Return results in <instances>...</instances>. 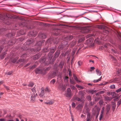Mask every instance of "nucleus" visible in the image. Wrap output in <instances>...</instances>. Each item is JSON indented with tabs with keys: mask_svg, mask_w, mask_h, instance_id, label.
<instances>
[{
	"mask_svg": "<svg viewBox=\"0 0 121 121\" xmlns=\"http://www.w3.org/2000/svg\"><path fill=\"white\" fill-rule=\"evenodd\" d=\"M33 42V41L32 39L30 40L27 41L26 42V43L28 45H30Z\"/></svg>",
	"mask_w": 121,
	"mask_h": 121,
	"instance_id": "4468645a",
	"label": "nucleus"
},
{
	"mask_svg": "<svg viewBox=\"0 0 121 121\" xmlns=\"http://www.w3.org/2000/svg\"><path fill=\"white\" fill-rule=\"evenodd\" d=\"M70 87L71 89L73 90H75L76 89V88L75 87V86L73 85H71Z\"/></svg>",
	"mask_w": 121,
	"mask_h": 121,
	"instance_id": "e433bc0d",
	"label": "nucleus"
},
{
	"mask_svg": "<svg viewBox=\"0 0 121 121\" xmlns=\"http://www.w3.org/2000/svg\"><path fill=\"white\" fill-rule=\"evenodd\" d=\"M67 92L72 93L71 91L70 88H67Z\"/></svg>",
	"mask_w": 121,
	"mask_h": 121,
	"instance_id": "a19ab883",
	"label": "nucleus"
},
{
	"mask_svg": "<svg viewBox=\"0 0 121 121\" xmlns=\"http://www.w3.org/2000/svg\"><path fill=\"white\" fill-rule=\"evenodd\" d=\"M87 98L89 100H91V97L90 96H88L87 97Z\"/></svg>",
	"mask_w": 121,
	"mask_h": 121,
	"instance_id": "09e8293b",
	"label": "nucleus"
},
{
	"mask_svg": "<svg viewBox=\"0 0 121 121\" xmlns=\"http://www.w3.org/2000/svg\"><path fill=\"white\" fill-rule=\"evenodd\" d=\"M56 50L55 47H53L51 48L50 50V52L48 54L49 60H51L53 56L52 54Z\"/></svg>",
	"mask_w": 121,
	"mask_h": 121,
	"instance_id": "f03ea898",
	"label": "nucleus"
},
{
	"mask_svg": "<svg viewBox=\"0 0 121 121\" xmlns=\"http://www.w3.org/2000/svg\"><path fill=\"white\" fill-rule=\"evenodd\" d=\"M99 97H95V101H98L99 100Z\"/></svg>",
	"mask_w": 121,
	"mask_h": 121,
	"instance_id": "49530a36",
	"label": "nucleus"
},
{
	"mask_svg": "<svg viewBox=\"0 0 121 121\" xmlns=\"http://www.w3.org/2000/svg\"><path fill=\"white\" fill-rule=\"evenodd\" d=\"M5 121L6 120L4 119H0V121Z\"/></svg>",
	"mask_w": 121,
	"mask_h": 121,
	"instance_id": "e2e57ef3",
	"label": "nucleus"
},
{
	"mask_svg": "<svg viewBox=\"0 0 121 121\" xmlns=\"http://www.w3.org/2000/svg\"><path fill=\"white\" fill-rule=\"evenodd\" d=\"M40 57V56L38 55H36L33 56V59L34 60H37Z\"/></svg>",
	"mask_w": 121,
	"mask_h": 121,
	"instance_id": "a211bd4d",
	"label": "nucleus"
},
{
	"mask_svg": "<svg viewBox=\"0 0 121 121\" xmlns=\"http://www.w3.org/2000/svg\"><path fill=\"white\" fill-rule=\"evenodd\" d=\"M59 88H61V90H63V91L65 90V87L63 85H59Z\"/></svg>",
	"mask_w": 121,
	"mask_h": 121,
	"instance_id": "a878e982",
	"label": "nucleus"
},
{
	"mask_svg": "<svg viewBox=\"0 0 121 121\" xmlns=\"http://www.w3.org/2000/svg\"><path fill=\"white\" fill-rule=\"evenodd\" d=\"M76 99L77 100L79 101H81V100L80 98H76Z\"/></svg>",
	"mask_w": 121,
	"mask_h": 121,
	"instance_id": "864d4df0",
	"label": "nucleus"
},
{
	"mask_svg": "<svg viewBox=\"0 0 121 121\" xmlns=\"http://www.w3.org/2000/svg\"><path fill=\"white\" fill-rule=\"evenodd\" d=\"M60 54V52L59 51H56L55 54L54 58H56L58 57Z\"/></svg>",
	"mask_w": 121,
	"mask_h": 121,
	"instance_id": "9b49d317",
	"label": "nucleus"
},
{
	"mask_svg": "<svg viewBox=\"0 0 121 121\" xmlns=\"http://www.w3.org/2000/svg\"><path fill=\"white\" fill-rule=\"evenodd\" d=\"M48 60L47 59H46L44 58H43L40 60L39 62L41 63H45V64H48L50 63V61H48V62H46L47 60Z\"/></svg>",
	"mask_w": 121,
	"mask_h": 121,
	"instance_id": "423d86ee",
	"label": "nucleus"
},
{
	"mask_svg": "<svg viewBox=\"0 0 121 121\" xmlns=\"http://www.w3.org/2000/svg\"><path fill=\"white\" fill-rule=\"evenodd\" d=\"M112 57V60H113V61H114V63H116L117 62V59L113 57Z\"/></svg>",
	"mask_w": 121,
	"mask_h": 121,
	"instance_id": "ea45409f",
	"label": "nucleus"
},
{
	"mask_svg": "<svg viewBox=\"0 0 121 121\" xmlns=\"http://www.w3.org/2000/svg\"><path fill=\"white\" fill-rule=\"evenodd\" d=\"M3 93L0 92V98L3 95Z\"/></svg>",
	"mask_w": 121,
	"mask_h": 121,
	"instance_id": "69168bd1",
	"label": "nucleus"
},
{
	"mask_svg": "<svg viewBox=\"0 0 121 121\" xmlns=\"http://www.w3.org/2000/svg\"><path fill=\"white\" fill-rule=\"evenodd\" d=\"M104 107H103L102 108V109L101 111L100 114V115L99 120H101L103 118V116L104 115Z\"/></svg>",
	"mask_w": 121,
	"mask_h": 121,
	"instance_id": "39448f33",
	"label": "nucleus"
},
{
	"mask_svg": "<svg viewBox=\"0 0 121 121\" xmlns=\"http://www.w3.org/2000/svg\"><path fill=\"white\" fill-rule=\"evenodd\" d=\"M56 74V72H54L52 73V75L53 76H55Z\"/></svg>",
	"mask_w": 121,
	"mask_h": 121,
	"instance_id": "052dcab7",
	"label": "nucleus"
},
{
	"mask_svg": "<svg viewBox=\"0 0 121 121\" xmlns=\"http://www.w3.org/2000/svg\"><path fill=\"white\" fill-rule=\"evenodd\" d=\"M45 90V91L47 92H49L50 91V90L47 87L46 88Z\"/></svg>",
	"mask_w": 121,
	"mask_h": 121,
	"instance_id": "3c124183",
	"label": "nucleus"
},
{
	"mask_svg": "<svg viewBox=\"0 0 121 121\" xmlns=\"http://www.w3.org/2000/svg\"><path fill=\"white\" fill-rule=\"evenodd\" d=\"M31 91L33 92V93L32 94L31 96V101L32 102H34L35 101V99L37 95V94L36 93H36V91L35 87H34L33 88L31 89Z\"/></svg>",
	"mask_w": 121,
	"mask_h": 121,
	"instance_id": "f257e3e1",
	"label": "nucleus"
},
{
	"mask_svg": "<svg viewBox=\"0 0 121 121\" xmlns=\"http://www.w3.org/2000/svg\"><path fill=\"white\" fill-rule=\"evenodd\" d=\"M111 96L113 97H115L117 96V94L115 92H112Z\"/></svg>",
	"mask_w": 121,
	"mask_h": 121,
	"instance_id": "b1692460",
	"label": "nucleus"
},
{
	"mask_svg": "<svg viewBox=\"0 0 121 121\" xmlns=\"http://www.w3.org/2000/svg\"><path fill=\"white\" fill-rule=\"evenodd\" d=\"M102 78V77L101 76L98 79L94 80L93 81V82L95 83L98 82L101 80Z\"/></svg>",
	"mask_w": 121,
	"mask_h": 121,
	"instance_id": "393cba45",
	"label": "nucleus"
},
{
	"mask_svg": "<svg viewBox=\"0 0 121 121\" xmlns=\"http://www.w3.org/2000/svg\"><path fill=\"white\" fill-rule=\"evenodd\" d=\"M115 88V85L113 84L111 85L110 86V88L112 89H114Z\"/></svg>",
	"mask_w": 121,
	"mask_h": 121,
	"instance_id": "f704fd0d",
	"label": "nucleus"
},
{
	"mask_svg": "<svg viewBox=\"0 0 121 121\" xmlns=\"http://www.w3.org/2000/svg\"><path fill=\"white\" fill-rule=\"evenodd\" d=\"M69 78L67 76H65L64 78V79L66 82H68V79Z\"/></svg>",
	"mask_w": 121,
	"mask_h": 121,
	"instance_id": "473e14b6",
	"label": "nucleus"
},
{
	"mask_svg": "<svg viewBox=\"0 0 121 121\" xmlns=\"http://www.w3.org/2000/svg\"><path fill=\"white\" fill-rule=\"evenodd\" d=\"M112 106L113 111H114L116 107V104L115 102H112Z\"/></svg>",
	"mask_w": 121,
	"mask_h": 121,
	"instance_id": "f8f14e48",
	"label": "nucleus"
},
{
	"mask_svg": "<svg viewBox=\"0 0 121 121\" xmlns=\"http://www.w3.org/2000/svg\"><path fill=\"white\" fill-rule=\"evenodd\" d=\"M44 94V91L43 90V89H42L39 95V96L41 97H43Z\"/></svg>",
	"mask_w": 121,
	"mask_h": 121,
	"instance_id": "dca6fc26",
	"label": "nucleus"
},
{
	"mask_svg": "<svg viewBox=\"0 0 121 121\" xmlns=\"http://www.w3.org/2000/svg\"><path fill=\"white\" fill-rule=\"evenodd\" d=\"M35 72L36 74L40 73L43 75H44L46 73L45 72H43V69H41L38 68H37L35 70Z\"/></svg>",
	"mask_w": 121,
	"mask_h": 121,
	"instance_id": "20e7f679",
	"label": "nucleus"
},
{
	"mask_svg": "<svg viewBox=\"0 0 121 121\" xmlns=\"http://www.w3.org/2000/svg\"><path fill=\"white\" fill-rule=\"evenodd\" d=\"M118 80V79L117 78H115V79H114L113 80H111L109 81V82L110 83L112 82H114L115 81H117Z\"/></svg>",
	"mask_w": 121,
	"mask_h": 121,
	"instance_id": "bb28decb",
	"label": "nucleus"
},
{
	"mask_svg": "<svg viewBox=\"0 0 121 121\" xmlns=\"http://www.w3.org/2000/svg\"><path fill=\"white\" fill-rule=\"evenodd\" d=\"M64 65V63L62 62H60V66L61 68H62Z\"/></svg>",
	"mask_w": 121,
	"mask_h": 121,
	"instance_id": "c9c22d12",
	"label": "nucleus"
},
{
	"mask_svg": "<svg viewBox=\"0 0 121 121\" xmlns=\"http://www.w3.org/2000/svg\"><path fill=\"white\" fill-rule=\"evenodd\" d=\"M34 85V83L32 82H30L28 85V86L29 87H32Z\"/></svg>",
	"mask_w": 121,
	"mask_h": 121,
	"instance_id": "72a5a7b5",
	"label": "nucleus"
},
{
	"mask_svg": "<svg viewBox=\"0 0 121 121\" xmlns=\"http://www.w3.org/2000/svg\"><path fill=\"white\" fill-rule=\"evenodd\" d=\"M82 64V62L81 61H79L78 62V67H80Z\"/></svg>",
	"mask_w": 121,
	"mask_h": 121,
	"instance_id": "7c9ffc66",
	"label": "nucleus"
},
{
	"mask_svg": "<svg viewBox=\"0 0 121 121\" xmlns=\"http://www.w3.org/2000/svg\"><path fill=\"white\" fill-rule=\"evenodd\" d=\"M86 112H87V113H88V112H89V109L88 108H87V107L86 108Z\"/></svg>",
	"mask_w": 121,
	"mask_h": 121,
	"instance_id": "338daca9",
	"label": "nucleus"
},
{
	"mask_svg": "<svg viewBox=\"0 0 121 121\" xmlns=\"http://www.w3.org/2000/svg\"><path fill=\"white\" fill-rule=\"evenodd\" d=\"M54 103L53 101L52 100H49L48 102H46L45 103L47 104L51 105L52 104Z\"/></svg>",
	"mask_w": 121,
	"mask_h": 121,
	"instance_id": "aec40b11",
	"label": "nucleus"
},
{
	"mask_svg": "<svg viewBox=\"0 0 121 121\" xmlns=\"http://www.w3.org/2000/svg\"><path fill=\"white\" fill-rule=\"evenodd\" d=\"M121 104V99H120L117 103V107H118Z\"/></svg>",
	"mask_w": 121,
	"mask_h": 121,
	"instance_id": "2f4dec72",
	"label": "nucleus"
},
{
	"mask_svg": "<svg viewBox=\"0 0 121 121\" xmlns=\"http://www.w3.org/2000/svg\"><path fill=\"white\" fill-rule=\"evenodd\" d=\"M104 99L107 101H110L112 99L111 98L109 97L108 96H105L104 97Z\"/></svg>",
	"mask_w": 121,
	"mask_h": 121,
	"instance_id": "f3484780",
	"label": "nucleus"
},
{
	"mask_svg": "<svg viewBox=\"0 0 121 121\" xmlns=\"http://www.w3.org/2000/svg\"><path fill=\"white\" fill-rule=\"evenodd\" d=\"M12 73L13 72L12 71L9 72L7 74L8 75H10L11 74H12Z\"/></svg>",
	"mask_w": 121,
	"mask_h": 121,
	"instance_id": "6e6d98bb",
	"label": "nucleus"
},
{
	"mask_svg": "<svg viewBox=\"0 0 121 121\" xmlns=\"http://www.w3.org/2000/svg\"><path fill=\"white\" fill-rule=\"evenodd\" d=\"M55 82V80L54 79H53L50 82V83L51 84H54Z\"/></svg>",
	"mask_w": 121,
	"mask_h": 121,
	"instance_id": "58836bf2",
	"label": "nucleus"
},
{
	"mask_svg": "<svg viewBox=\"0 0 121 121\" xmlns=\"http://www.w3.org/2000/svg\"><path fill=\"white\" fill-rule=\"evenodd\" d=\"M90 41H91V40L90 39H88L87 41V42L89 44H90V43H91L92 42V41L91 42Z\"/></svg>",
	"mask_w": 121,
	"mask_h": 121,
	"instance_id": "4d7b16f0",
	"label": "nucleus"
},
{
	"mask_svg": "<svg viewBox=\"0 0 121 121\" xmlns=\"http://www.w3.org/2000/svg\"><path fill=\"white\" fill-rule=\"evenodd\" d=\"M36 66V65H34L30 68V69H33Z\"/></svg>",
	"mask_w": 121,
	"mask_h": 121,
	"instance_id": "c03bdc74",
	"label": "nucleus"
},
{
	"mask_svg": "<svg viewBox=\"0 0 121 121\" xmlns=\"http://www.w3.org/2000/svg\"><path fill=\"white\" fill-rule=\"evenodd\" d=\"M4 48V47L3 46H0V53L3 50Z\"/></svg>",
	"mask_w": 121,
	"mask_h": 121,
	"instance_id": "4c0bfd02",
	"label": "nucleus"
},
{
	"mask_svg": "<svg viewBox=\"0 0 121 121\" xmlns=\"http://www.w3.org/2000/svg\"><path fill=\"white\" fill-rule=\"evenodd\" d=\"M39 38L42 39H44L46 38V36L45 34L42 33H40L39 35Z\"/></svg>",
	"mask_w": 121,
	"mask_h": 121,
	"instance_id": "0eeeda50",
	"label": "nucleus"
},
{
	"mask_svg": "<svg viewBox=\"0 0 121 121\" xmlns=\"http://www.w3.org/2000/svg\"><path fill=\"white\" fill-rule=\"evenodd\" d=\"M69 82L72 84L74 85L75 84V81L73 78H70Z\"/></svg>",
	"mask_w": 121,
	"mask_h": 121,
	"instance_id": "412c9836",
	"label": "nucleus"
},
{
	"mask_svg": "<svg viewBox=\"0 0 121 121\" xmlns=\"http://www.w3.org/2000/svg\"><path fill=\"white\" fill-rule=\"evenodd\" d=\"M6 54V53H3L0 56V58L1 59H3L4 58Z\"/></svg>",
	"mask_w": 121,
	"mask_h": 121,
	"instance_id": "5701e85b",
	"label": "nucleus"
},
{
	"mask_svg": "<svg viewBox=\"0 0 121 121\" xmlns=\"http://www.w3.org/2000/svg\"><path fill=\"white\" fill-rule=\"evenodd\" d=\"M38 44H39L38 45V48L39 47V48L42 45V43L40 41H39V42L36 44V45L37 46ZM40 48H39V49H38L37 50H40Z\"/></svg>",
	"mask_w": 121,
	"mask_h": 121,
	"instance_id": "4be33fe9",
	"label": "nucleus"
},
{
	"mask_svg": "<svg viewBox=\"0 0 121 121\" xmlns=\"http://www.w3.org/2000/svg\"><path fill=\"white\" fill-rule=\"evenodd\" d=\"M69 76H71L72 75L71 72L70 70H69Z\"/></svg>",
	"mask_w": 121,
	"mask_h": 121,
	"instance_id": "bf43d9fd",
	"label": "nucleus"
},
{
	"mask_svg": "<svg viewBox=\"0 0 121 121\" xmlns=\"http://www.w3.org/2000/svg\"><path fill=\"white\" fill-rule=\"evenodd\" d=\"M99 104L100 105H101L103 104V101L102 100H101L99 102Z\"/></svg>",
	"mask_w": 121,
	"mask_h": 121,
	"instance_id": "37998d69",
	"label": "nucleus"
},
{
	"mask_svg": "<svg viewBox=\"0 0 121 121\" xmlns=\"http://www.w3.org/2000/svg\"><path fill=\"white\" fill-rule=\"evenodd\" d=\"M73 36H70L69 37V39L70 40L71 39L73 38Z\"/></svg>",
	"mask_w": 121,
	"mask_h": 121,
	"instance_id": "0e129e2a",
	"label": "nucleus"
},
{
	"mask_svg": "<svg viewBox=\"0 0 121 121\" xmlns=\"http://www.w3.org/2000/svg\"><path fill=\"white\" fill-rule=\"evenodd\" d=\"M106 114H108L109 113V110L111 108V106L110 105H107L106 106Z\"/></svg>",
	"mask_w": 121,
	"mask_h": 121,
	"instance_id": "1a4fd4ad",
	"label": "nucleus"
},
{
	"mask_svg": "<svg viewBox=\"0 0 121 121\" xmlns=\"http://www.w3.org/2000/svg\"><path fill=\"white\" fill-rule=\"evenodd\" d=\"M84 105V103L82 102V103L80 104L78 106L76 107V108L78 110H80L82 109Z\"/></svg>",
	"mask_w": 121,
	"mask_h": 121,
	"instance_id": "6e6552de",
	"label": "nucleus"
},
{
	"mask_svg": "<svg viewBox=\"0 0 121 121\" xmlns=\"http://www.w3.org/2000/svg\"><path fill=\"white\" fill-rule=\"evenodd\" d=\"M18 58V57H17L13 59L12 60V62L15 63H17L20 62H24L25 59L24 58H23L19 60L18 61H17Z\"/></svg>",
	"mask_w": 121,
	"mask_h": 121,
	"instance_id": "7ed1b4c3",
	"label": "nucleus"
},
{
	"mask_svg": "<svg viewBox=\"0 0 121 121\" xmlns=\"http://www.w3.org/2000/svg\"><path fill=\"white\" fill-rule=\"evenodd\" d=\"M72 108H74L76 106L75 103L74 102H73L72 104Z\"/></svg>",
	"mask_w": 121,
	"mask_h": 121,
	"instance_id": "de8ad7c7",
	"label": "nucleus"
},
{
	"mask_svg": "<svg viewBox=\"0 0 121 121\" xmlns=\"http://www.w3.org/2000/svg\"><path fill=\"white\" fill-rule=\"evenodd\" d=\"M76 51L75 50H73V51L72 52V55L73 56V55H74L75 52Z\"/></svg>",
	"mask_w": 121,
	"mask_h": 121,
	"instance_id": "5fc2aeb1",
	"label": "nucleus"
},
{
	"mask_svg": "<svg viewBox=\"0 0 121 121\" xmlns=\"http://www.w3.org/2000/svg\"><path fill=\"white\" fill-rule=\"evenodd\" d=\"M72 96L71 93L67 92L65 94V96L67 97H70Z\"/></svg>",
	"mask_w": 121,
	"mask_h": 121,
	"instance_id": "ddd939ff",
	"label": "nucleus"
},
{
	"mask_svg": "<svg viewBox=\"0 0 121 121\" xmlns=\"http://www.w3.org/2000/svg\"><path fill=\"white\" fill-rule=\"evenodd\" d=\"M87 117L91 118V114L89 112H88L87 113Z\"/></svg>",
	"mask_w": 121,
	"mask_h": 121,
	"instance_id": "603ef678",
	"label": "nucleus"
},
{
	"mask_svg": "<svg viewBox=\"0 0 121 121\" xmlns=\"http://www.w3.org/2000/svg\"><path fill=\"white\" fill-rule=\"evenodd\" d=\"M51 68V67H48L46 69H43V72H45V73H46V71H48Z\"/></svg>",
	"mask_w": 121,
	"mask_h": 121,
	"instance_id": "c85d7f7f",
	"label": "nucleus"
},
{
	"mask_svg": "<svg viewBox=\"0 0 121 121\" xmlns=\"http://www.w3.org/2000/svg\"><path fill=\"white\" fill-rule=\"evenodd\" d=\"M115 91L117 93H119L121 91V87L115 90Z\"/></svg>",
	"mask_w": 121,
	"mask_h": 121,
	"instance_id": "c756f323",
	"label": "nucleus"
},
{
	"mask_svg": "<svg viewBox=\"0 0 121 121\" xmlns=\"http://www.w3.org/2000/svg\"><path fill=\"white\" fill-rule=\"evenodd\" d=\"M104 92V91H99V94H102Z\"/></svg>",
	"mask_w": 121,
	"mask_h": 121,
	"instance_id": "a18cd8bd",
	"label": "nucleus"
},
{
	"mask_svg": "<svg viewBox=\"0 0 121 121\" xmlns=\"http://www.w3.org/2000/svg\"><path fill=\"white\" fill-rule=\"evenodd\" d=\"M95 71L97 73V74L99 76L101 75L102 74V73L99 70L97 69Z\"/></svg>",
	"mask_w": 121,
	"mask_h": 121,
	"instance_id": "2eb2a0df",
	"label": "nucleus"
},
{
	"mask_svg": "<svg viewBox=\"0 0 121 121\" xmlns=\"http://www.w3.org/2000/svg\"><path fill=\"white\" fill-rule=\"evenodd\" d=\"M26 54H24L21 56V57L22 58L25 57H26Z\"/></svg>",
	"mask_w": 121,
	"mask_h": 121,
	"instance_id": "8fccbe9b",
	"label": "nucleus"
},
{
	"mask_svg": "<svg viewBox=\"0 0 121 121\" xmlns=\"http://www.w3.org/2000/svg\"><path fill=\"white\" fill-rule=\"evenodd\" d=\"M75 86L77 88H78L79 90H80V89H82L84 88L83 87L78 85H76Z\"/></svg>",
	"mask_w": 121,
	"mask_h": 121,
	"instance_id": "6ab92c4d",
	"label": "nucleus"
},
{
	"mask_svg": "<svg viewBox=\"0 0 121 121\" xmlns=\"http://www.w3.org/2000/svg\"><path fill=\"white\" fill-rule=\"evenodd\" d=\"M112 92L111 91H108L107 92V95L108 96L111 95Z\"/></svg>",
	"mask_w": 121,
	"mask_h": 121,
	"instance_id": "79ce46f5",
	"label": "nucleus"
},
{
	"mask_svg": "<svg viewBox=\"0 0 121 121\" xmlns=\"http://www.w3.org/2000/svg\"><path fill=\"white\" fill-rule=\"evenodd\" d=\"M118 97H117L115 99H114V101H117L118 100Z\"/></svg>",
	"mask_w": 121,
	"mask_h": 121,
	"instance_id": "774afa93",
	"label": "nucleus"
},
{
	"mask_svg": "<svg viewBox=\"0 0 121 121\" xmlns=\"http://www.w3.org/2000/svg\"><path fill=\"white\" fill-rule=\"evenodd\" d=\"M96 90H90L89 91V92L91 93L92 94H93L94 93L96 92Z\"/></svg>",
	"mask_w": 121,
	"mask_h": 121,
	"instance_id": "cd10ccee",
	"label": "nucleus"
},
{
	"mask_svg": "<svg viewBox=\"0 0 121 121\" xmlns=\"http://www.w3.org/2000/svg\"><path fill=\"white\" fill-rule=\"evenodd\" d=\"M98 28L99 29H101L102 28V26L101 25L99 26Z\"/></svg>",
	"mask_w": 121,
	"mask_h": 121,
	"instance_id": "680f3d73",
	"label": "nucleus"
},
{
	"mask_svg": "<svg viewBox=\"0 0 121 121\" xmlns=\"http://www.w3.org/2000/svg\"><path fill=\"white\" fill-rule=\"evenodd\" d=\"M73 76L74 79L77 83L80 82H81V81L78 79L77 77L74 75H73Z\"/></svg>",
	"mask_w": 121,
	"mask_h": 121,
	"instance_id": "9d476101",
	"label": "nucleus"
},
{
	"mask_svg": "<svg viewBox=\"0 0 121 121\" xmlns=\"http://www.w3.org/2000/svg\"><path fill=\"white\" fill-rule=\"evenodd\" d=\"M99 112H98V113L97 114L96 116V117H95V119H97V118L98 117V115H99Z\"/></svg>",
	"mask_w": 121,
	"mask_h": 121,
	"instance_id": "13d9d810",
	"label": "nucleus"
}]
</instances>
